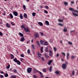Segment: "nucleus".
Wrapping results in <instances>:
<instances>
[{
    "label": "nucleus",
    "instance_id": "obj_13",
    "mask_svg": "<svg viewBox=\"0 0 78 78\" xmlns=\"http://www.w3.org/2000/svg\"><path fill=\"white\" fill-rule=\"evenodd\" d=\"M38 55L39 57H41V56L42 55V54L40 53L39 52H38Z\"/></svg>",
    "mask_w": 78,
    "mask_h": 78
},
{
    "label": "nucleus",
    "instance_id": "obj_41",
    "mask_svg": "<svg viewBox=\"0 0 78 78\" xmlns=\"http://www.w3.org/2000/svg\"><path fill=\"white\" fill-rule=\"evenodd\" d=\"M30 49H29L27 50V53L28 54H30Z\"/></svg>",
    "mask_w": 78,
    "mask_h": 78
},
{
    "label": "nucleus",
    "instance_id": "obj_49",
    "mask_svg": "<svg viewBox=\"0 0 78 78\" xmlns=\"http://www.w3.org/2000/svg\"><path fill=\"white\" fill-rule=\"evenodd\" d=\"M45 51L47 52H48V49L47 48H46L45 49Z\"/></svg>",
    "mask_w": 78,
    "mask_h": 78
},
{
    "label": "nucleus",
    "instance_id": "obj_46",
    "mask_svg": "<svg viewBox=\"0 0 78 78\" xmlns=\"http://www.w3.org/2000/svg\"><path fill=\"white\" fill-rule=\"evenodd\" d=\"M43 71L44 72H46V69L45 68H44V69H43Z\"/></svg>",
    "mask_w": 78,
    "mask_h": 78
},
{
    "label": "nucleus",
    "instance_id": "obj_59",
    "mask_svg": "<svg viewBox=\"0 0 78 78\" xmlns=\"http://www.w3.org/2000/svg\"><path fill=\"white\" fill-rule=\"evenodd\" d=\"M59 53H57V57H59Z\"/></svg>",
    "mask_w": 78,
    "mask_h": 78
},
{
    "label": "nucleus",
    "instance_id": "obj_29",
    "mask_svg": "<svg viewBox=\"0 0 78 78\" xmlns=\"http://www.w3.org/2000/svg\"><path fill=\"white\" fill-rule=\"evenodd\" d=\"M63 31L64 32H66L67 31V29L66 28H64Z\"/></svg>",
    "mask_w": 78,
    "mask_h": 78
},
{
    "label": "nucleus",
    "instance_id": "obj_53",
    "mask_svg": "<svg viewBox=\"0 0 78 78\" xmlns=\"http://www.w3.org/2000/svg\"><path fill=\"white\" fill-rule=\"evenodd\" d=\"M54 51L55 52H56V47H54Z\"/></svg>",
    "mask_w": 78,
    "mask_h": 78
},
{
    "label": "nucleus",
    "instance_id": "obj_9",
    "mask_svg": "<svg viewBox=\"0 0 78 78\" xmlns=\"http://www.w3.org/2000/svg\"><path fill=\"white\" fill-rule=\"evenodd\" d=\"M34 36L36 37H38L39 36V34H38V33H35V34H34Z\"/></svg>",
    "mask_w": 78,
    "mask_h": 78
},
{
    "label": "nucleus",
    "instance_id": "obj_21",
    "mask_svg": "<svg viewBox=\"0 0 78 78\" xmlns=\"http://www.w3.org/2000/svg\"><path fill=\"white\" fill-rule=\"evenodd\" d=\"M11 78H16V77L15 75H12L11 76Z\"/></svg>",
    "mask_w": 78,
    "mask_h": 78
},
{
    "label": "nucleus",
    "instance_id": "obj_27",
    "mask_svg": "<svg viewBox=\"0 0 78 78\" xmlns=\"http://www.w3.org/2000/svg\"><path fill=\"white\" fill-rule=\"evenodd\" d=\"M18 60H17V58H15L13 59L14 61L16 62H17L18 61Z\"/></svg>",
    "mask_w": 78,
    "mask_h": 78
},
{
    "label": "nucleus",
    "instance_id": "obj_36",
    "mask_svg": "<svg viewBox=\"0 0 78 78\" xmlns=\"http://www.w3.org/2000/svg\"><path fill=\"white\" fill-rule=\"evenodd\" d=\"M45 8H46V9H49V7H48V6L47 5H45Z\"/></svg>",
    "mask_w": 78,
    "mask_h": 78
},
{
    "label": "nucleus",
    "instance_id": "obj_42",
    "mask_svg": "<svg viewBox=\"0 0 78 78\" xmlns=\"http://www.w3.org/2000/svg\"><path fill=\"white\" fill-rule=\"evenodd\" d=\"M68 44L69 45H72V43L70 41H69L68 42Z\"/></svg>",
    "mask_w": 78,
    "mask_h": 78
},
{
    "label": "nucleus",
    "instance_id": "obj_62",
    "mask_svg": "<svg viewBox=\"0 0 78 78\" xmlns=\"http://www.w3.org/2000/svg\"><path fill=\"white\" fill-rule=\"evenodd\" d=\"M0 73H2V74H4V72H3V71H2L0 72Z\"/></svg>",
    "mask_w": 78,
    "mask_h": 78
},
{
    "label": "nucleus",
    "instance_id": "obj_43",
    "mask_svg": "<svg viewBox=\"0 0 78 78\" xmlns=\"http://www.w3.org/2000/svg\"><path fill=\"white\" fill-rule=\"evenodd\" d=\"M58 25H60V26H63V24L60 23H58Z\"/></svg>",
    "mask_w": 78,
    "mask_h": 78
},
{
    "label": "nucleus",
    "instance_id": "obj_10",
    "mask_svg": "<svg viewBox=\"0 0 78 78\" xmlns=\"http://www.w3.org/2000/svg\"><path fill=\"white\" fill-rule=\"evenodd\" d=\"M38 24L41 26H43V24L41 22H38Z\"/></svg>",
    "mask_w": 78,
    "mask_h": 78
},
{
    "label": "nucleus",
    "instance_id": "obj_34",
    "mask_svg": "<svg viewBox=\"0 0 78 78\" xmlns=\"http://www.w3.org/2000/svg\"><path fill=\"white\" fill-rule=\"evenodd\" d=\"M4 76L5 77H8V73H6V74H4Z\"/></svg>",
    "mask_w": 78,
    "mask_h": 78
},
{
    "label": "nucleus",
    "instance_id": "obj_6",
    "mask_svg": "<svg viewBox=\"0 0 78 78\" xmlns=\"http://www.w3.org/2000/svg\"><path fill=\"white\" fill-rule=\"evenodd\" d=\"M6 27L8 28H10L11 26V25L9 24L8 23H7L6 24Z\"/></svg>",
    "mask_w": 78,
    "mask_h": 78
},
{
    "label": "nucleus",
    "instance_id": "obj_63",
    "mask_svg": "<svg viewBox=\"0 0 78 78\" xmlns=\"http://www.w3.org/2000/svg\"><path fill=\"white\" fill-rule=\"evenodd\" d=\"M74 1H72L71 2V3L73 4H74Z\"/></svg>",
    "mask_w": 78,
    "mask_h": 78
},
{
    "label": "nucleus",
    "instance_id": "obj_19",
    "mask_svg": "<svg viewBox=\"0 0 78 78\" xmlns=\"http://www.w3.org/2000/svg\"><path fill=\"white\" fill-rule=\"evenodd\" d=\"M40 44L41 45H42L44 44V41L41 40L40 41Z\"/></svg>",
    "mask_w": 78,
    "mask_h": 78
},
{
    "label": "nucleus",
    "instance_id": "obj_32",
    "mask_svg": "<svg viewBox=\"0 0 78 78\" xmlns=\"http://www.w3.org/2000/svg\"><path fill=\"white\" fill-rule=\"evenodd\" d=\"M64 4L66 6V5H67L68 3L67 2H64Z\"/></svg>",
    "mask_w": 78,
    "mask_h": 78
},
{
    "label": "nucleus",
    "instance_id": "obj_11",
    "mask_svg": "<svg viewBox=\"0 0 78 78\" xmlns=\"http://www.w3.org/2000/svg\"><path fill=\"white\" fill-rule=\"evenodd\" d=\"M45 23L46 24V25L47 26L49 25V22H48V21H47V20L45 21Z\"/></svg>",
    "mask_w": 78,
    "mask_h": 78
},
{
    "label": "nucleus",
    "instance_id": "obj_28",
    "mask_svg": "<svg viewBox=\"0 0 78 78\" xmlns=\"http://www.w3.org/2000/svg\"><path fill=\"white\" fill-rule=\"evenodd\" d=\"M55 73L57 75L59 74V71H56L55 72Z\"/></svg>",
    "mask_w": 78,
    "mask_h": 78
},
{
    "label": "nucleus",
    "instance_id": "obj_44",
    "mask_svg": "<svg viewBox=\"0 0 78 78\" xmlns=\"http://www.w3.org/2000/svg\"><path fill=\"white\" fill-rule=\"evenodd\" d=\"M11 24L12 26H14L15 25L14 23H13L12 22H11Z\"/></svg>",
    "mask_w": 78,
    "mask_h": 78
},
{
    "label": "nucleus",
    "instance_id": "obj_3",
    "mask_svg": "<svg viewBox=\"0 0 78 78\" xmlns=\"http://www.w3.org/2000/svg\"><path fill=\"white\" fill-rule=\"evenodd\" d=\"M24 30L26 32H30V30L27 27L24 28Z\"/></svg>",
    "mask_w": 78,
    "mask_h": 78
},
{
    "label": "nucleus",
    "instance_id": "obj_52",
    "mask_svg": "<svg viewBox=\"0 0 78 78\" xmlns=\"http://www.w3.org/2000/svg\"><path fill=\"white\" fill-rule=\"evenodd\" d=\"M4 77V76H2V75H0V78H2Z\"/></svg>",
    "mask_w": 78,
    "mask_h": 78
},
{
    "label": "nucleus",
    "instance_id": "obj_14",
    "mask_svg": "<svg viewBox=\"0 0 78 78\" xmlns=\"http://www.w3.org/2000/svg\"><path fill=\"white\" fill-rule=\"evenodd\" d=\"M53 54V53H52V52L51 51V50H50L49 51V55L50 56H52V55Z\"/></svg>",
    "mask_w": 78,
    "mask_h": 78
},
{
    "label": "nucleus",
    "instance_id": "obj_60",
    "mask_svg": "<svg viewBox=\"0 0 78 78\" xmlns=\"http://www.w3.org/2000/svg\"><path fill=\"white\" fill-rule=\"evenodd\" d=\"M2 35H3V34L1 32H0V36H2Z\"/></svg>",
    "mask_w": 78,
    "mask_h": 78
},
{
    "label": "nucleus",
    "instance_id": "obj_40",
    "mask_svg": "<svg viewBox=\"0 0 78 78\" xmlns=\"http://www.w3.org/2000/svg\"><path fill=\"white\" fill-rule=\"evenodd\" d=\"M52 69V66H51L49 68V71L51 72V69Z\"/></svg>",
    "mask_w": 78,
    "mask_h": 78
},
{
    "label": "nucleus",
    "instance_id": "obj_17",
    "mask_svg": "<svg viewBox=\"0 0 78 78\" xmlns=\"http://www.w3.org/2000/svg\"><path fill=\"white\" fill-rule=\"evenodd\" d=\"M73 16H78V14H77L76 13L73 12Z\"/></svg>",
    "mask_w": 78,
    "mask_h": 78
},
{
    "label": "nucleus",
    "instance_id": "obj_47",
    "mask_svg": "<svg viewBox=\"0 0 78 78\" xmlns=\"http://www.w3.org/2000/svg\"><path fill=\"white\" fill-rule=\"evenodd\" d=\"M42 60L43 61H44V60H45V59H44V58L43 57H42L41 58Z\"/></svg>",
    "mask_w": 78,
    "mask_h": 78
},
{
    "label": "nucleus",
    "instance_id": "obj_4",
    "mask_svg": "<svg viewBox=\"0 0 78 78\" xmlns=\"http://www.w3.org/2000/svg\"><path fill=\"white\" fill-rule=\"evenodd\" d=\"M13 14L14 16H18V13L16 12L13 11Z\"/></svg>",
    "mask_w": 78,
    "mask_h": 78
},
{
    "label": "nucleus",
    "instance_id": "obj_51",
    "mask_svg": "<svg viewBox=\"0 0 78 78\" xmlns=\"http://www.w3.org/2000/svg\"><path fill=\"white\" fill-rule=\"evenodd\" d=\"M33 78H37L36 76V75H33Z\"/></svg>",
    "mask_w": 78,
    "mask_h": 78
},
{
    "label": "nucleus",
    "instance_id": "obj_58",
    "mask_svg": "<svg viewBox=\"0 0 78 78\" xmlns=\"http://www.w3.org/2000/svg\"><path fill=\"white\" fill-rule=\"evenodd\" d=\"M72 74H73V75H75V72L74 71H73L72 72Z\"/></svg>",
    "mask_w": 78,
    "mask_h": 78
},
{
    "label": "nucleus",
    "instance_id": "obj_45",
    "mask_svg": "<svg viewBox=\"0 0 78 78\" xmlns=\"http://www.w3.org/2000/svg\"><path fill=\"white\" fill-rule=\"evenodd\" d=\"M37 43L38 45H40V43L39 41H37Z\"/></svg>",
    "mask_w": 78,
    "mask_h": 78
},
{
    "label": "nucleus",
    "instance_id": "obj_22",
    "mask_svg": "<svg viewBox=\"0 0 78 78\" xmlns=\"http://www.w3.org/2000/svg\"><path fill=\"white\" fill-rule=\"evenodd\" d=\"M16 63H17L18 65H20L21 63L19 61V60H18Z\"/></svg>",
    "mask_w": 78,
    "mask_h": 78
},
{
    "label": "nucleus",
    "instance_id": "obj_35",
    "mask_svg": "<svg viewBox=\"0 0 78 78\" xmlns=\"http://www.w3.org/2000/svg\"><path fill=\"white\" fill-rule=\"evenodd\" d=\"M75 58V56H74V55H73L71 56V58L72 59H73L74 58Z\"/></svg>",
    "mask_w": 78,
    "mask_h": 78
},
{
    "label": "nucleus",
    "instance_id": "obj_37",
    "mask_svg": "<svg viewBox=\"0 0 78 78\" xmlns=\"http://www.w3.org/2000/svg\"><path fill=\"white\" fill-rule=\"evenodd\" d=\"M10 67V65H9L8 66L6 67V69H9Z\"/></svg>",
    "mask_w": 78,
    "mask_h": 78
},
{
    "label": "nucleus",
    "instance_id": "obj_30",
    "mask_svg": "<svg viewBox=\"0 0 78 78\" xmlns=\"http://www.w3.org/2000/svg\"><path fill=\"white\" fill-rule=\"evenodd\" d=\"M11 57L12 59L14 58V56L12 54H11Z\"/></svg>",
    "mask_w": 78,
    "mask_h": 78
},
{
    "label": "nucleus",
    "instance_id": "obj_33",
    "mask_svg": "<svg viewBox=\"0 0 78 78\" xmlns=\"http://www.w3.org/2000/svg\"><path fill=\"white\" fill-rule=\"evenodd\" d=\"M23 9L24 10H26V6L25 5H24L23 6Z\"/></svg>",
    "mask_w": 78,
    "mask_h": 78
},
{
    "label": "nucleus",
    "instance_id": "obj_57",
    "mask_svg": "<svg viewBox=\"0 0 78 78\" xmlns=\"http://www.w3.org/2000/svg\"><path fill=\"white\" fill-rule=\"evenodd\" d=\"M21 27L23 29L24 27V26L23 25H22L21 26Z\"/></svg>",
    "mask_w": 78,
    "mask_h": 78
},
{
    "label": "nucleus",
    "instance_id": "obj_5",
    "mask_svg": "<svg viewBox=\"0 0 78 78\" xmlns=\"http://www.w3.org/2000/svg\"><path fill=\"white\" fill-rule=\"evenodd\" d=\"M66 64H65V63H64L63 64L62 66V68L64 69H66Z\"/></svg>",
    "mask_w": 78,
    "mask_h": 78
},
{
    "label": "nucleus",
    "instance_id": "obj_39",
    "mask_svg": "<svg viewBox=\"0 0 78 78\" xmlns=\"http://www.w3.org/2000/svg\"><path fill=\"white\" fill-rule=\"evenodd\" d=\"M44 13L45 14H47L48 13V12L45 10H44Z\"/></svg>",
    "mask_w": 78,
    "mask_h": 78
},
{
    "label": "nucleus",
    "instance_id": "obj_24",
    "mask_svg": "<svg viewBox=\"0 0 78 78\" xmlns=\"http://www.w3.org/2000/svg\"><path fill=\"white\" fill-rule=\"evenodd\" d=\"M9 16H10V17H11V19H12L13 17V16H12V13H10V14H9Z\"/></svg>",
    "mask_w": 78,
    "mask_h": 78
},
{
    "label": "nucleus",
    "instance_id": "obj_64",
    "mask_svg": "<svg viewBox=\"0 0 78 78\" xmlns=\"http://www.w3.org/2000/svg\"><path fill=\"white\" fill-rule=\"evenodd\" d=\"M76 4L77 5H78V1H76Z\"/></svg>",
    "mask_w": 78,
    "mask_h": 78
},
{
    "label": "nucleus",
    "instance_id": "obj_50",
    "mask_svg": "<svg viewBox=\"0 0 78 78\" xmlns=\"http://www.w3.org/2000/svg\"><path fill=\"white\" fill-rule=\"evenodd\" d=\"M20 56L22 57H24V55L23 54H22L20 55Z\"/></svg>",
    "mask_w": 78,
    "mask_h": 78
},
{
    "label": "nucleus",
    "instance_id": "obj_15",
    "mask_svg": "<svg viewBox=\"0 0 78 78\" xmlns=\"http://www.w3.org/2000/svg\"><path fill=\"white\" fill-rule=\"evenodd\" d=\"M69 10L70 11H73V12H74V11L75 10V9H73V8H69Z\"/></svg>",
    "mask_w": 78,
    "mask_h": 78
},
{
    "label": "nucleus",
    "instance_id": "obj_38",
    "mask_svg": "<svg viewBox=\"0 0 78 78\" xmlns=\"http://www.w3.org/2000/svg\"><path fill=\"white\" fill-rule=\"evenodd\" d=\"M58 21L59 22H63V20L59 19L58 20Z\"/></svg>",
    "mask_w": 78,
    "mask_h": 78
},
{
    "label": "nucleus",
    "instance_id": "obj_23",
    "mask_svg": "<svg viewBox=\"0 0 78 78\" xmlns=\"http://www.w3.org/2000/svg\"><path fill=\"white\" fill-rule=\"evenodd\" d=\"M36 14V13L34 12L32 13V15L34 17L35 16Z\"/></svg>",
    "mask_w": 78,
    "mask_h": 78
},
{
    "label": "nucleus",
    "instance_id": "obj_54",
    "mask_svg": "<svg viewBox=\"0 0 78 78\" xmlns=\"http://www.w3.org/2000/svg\"><path fill=\"white\" fill-rule=\"evenodd\" d=\"M74 12H76L78 13V10H74Z\"/></svg>",
    "mask_w": 78,
    "mask_h": 78
},
{
    "label": "nucleus",
    "instance_id": "obj_61",
    "mask_svg": "<svg viewBox=\"0 0 78 78\" xmlns=\"http://www.w3.org/2000/svg\"><path fill=\"white\" fill-rule=\"evenodd\" d=\"M41 35L42 36H43V35H44V33H41Z\"/></svg>",
    "mask_w": 78,
    "mask_h": 78
},
{
    "label": "nucleus",
    "instance_id": "obj_18",
    "mask_svg": "<svg viewBox=\"0 0 78 78\" xmlns=\"http://www.w3.org/2000/svg\"><path fill=\"white\" fill-rule=\"evenodd\" d=\"M20 19H23V17L22 14H21L20 16Z\"/></svg>",
    "mask_w": 78,
    "mask_h": 78
},
{
    "label": "nucleus",
    "instance_id": "obj_7",
    "mask_svg": "<svg viewBox=\"0 0 78 78\" xmlns=\"http://www.w3.org/2000/svg\"><path fill=\"white\" fill-rule=\"evenodd\" d=\"M23 17L24 18L27 19V14L26 13H24L23 15Z\"/></svg>",
    "mask_w": 78,
    "mask_h": 78
},
{
    "label": "nucleus",
    "instance_id": "obj_48",
    "mask_svg": "<svg viewBox=\"0 0 78 78\" xmlns=\"http://www.w3.org/2000/svg\"><path fill=\"white\" fill-rule=\"evenodd\" d=\"M31 46L33 49H34V44H32L31 45Z\"/></svg>",
    "mask_w": 78,
    "mask_h": 78
},
{
    "label": "nucleus",
    "instance_id": "obj_31",
    "mask_svg": "<svg viewBox=\"0 0 78 78\" xmlns=\"http://www.w3.org/2000/svg\"><path fill=\"white\" fill-rule=\"evenodd\" d=\"M44 55L47 58H48V55H47V54L45 53L44 54Z\"/></svg>",
    "mask_w": 78,
    "mask_h": 78
},
{
    "label": "nucleus",
    "instance_id": "obj_26",
    "mask_svg": "<svg viewBox=\"0 0 78 78\" xmlns=\"http://www.w3.org/2000/svg\"><path fill=\"white\" fill-rule=\"evenodd\" d=\"M44 46H47L48 45V43L46 42H44Z\"/></svg>",
    "mask_w": 78,
    "mask_h": 78
},
{
    "label": "nucleus",
    "instance_id": "obj_56",
    "mask_svg": "<svg viewBox=\"0 0 78 78\" xmlns=\"http://www.w3.org/2000/svg\"><path fill=\"white\" fill-rule=\"evenodd\" d=\"M6 13L4 11V13H3L2 15L4 16H5V15Z\"/></svg>",
    "mask_w": 78,
    "mask_h": 78
},
{
    "label": "nucleus",
    "instance_id": "obj_8",
    "mask_svg": "<svg viewBox=\"0 0 78 78\" xmlns=\"http://www.w3.org/2000/svg\"><path fill=\"white\" fill-rule=\"evenodd\" d=\"M52 63V61L50 60L48 61V65H50L51 64V63Z\"/></svg>",
    "mask_w": 78,
    "mask_h": 78
},
{
    "label": "nucleus",
    "instance_id": "obj_16",
    "mask_svg": "<svg viewBox=\"0 0 78 78\" xmlns=\"http://www.w3.org/2000/svg\"><path fill=\"white\" fill-rule=\"evenodd\" d=\"M24 37H23L21 38V39L20 40V41H21L23 42L24 41Z\"/></svg>",
    "mask_w": 78,
    "mask_h": 78
},
{
    "label": "nucleus",
    "instance_id": "obj_2",
    "mask_svg": "<svg viewBox=\"0 0 78 78\" xmlns=\"http://www.w3.org/2000/svg\"><path fill=\"white\" fill-rule=\"evenodd\" d=\"M32 69V68H28L27 70V72L29 73H31Z\"/></svg>",
    "mask_w": 78,
    "mask_h": 78
},
{
    "label": "nucleus",
    "instance_id": "obj_55",
    "mask_svg": "<svg viewBox=\"0 0 78 78\" xmlns=\"http://www.w3.org/2000/svg\"><path fill=\"white\" fill-rule=\"evenodd\" d=\"M62 54L63 55H64V56H65L66 55V54L65 52H62Z\"/></svg>",
    "mask_w": 78,
    "mask_h": 78
},
{
    "label": "nucleus",
    "instance_id": "obj_1",
    "mask_svg": "<svg viewBox=\"0 0 78 78\" xmlns=\"http://www.w3.org/2000/svg\"><path fill=\"white\" fill-rule=\"evenodd\" d=\"M33 70L34 71V73H37L39 72V73L40 75L41 78H43L44 77L43 73H41V71H38L37 69H36V68H33Z\"/></svg>",
    "mask_w": 78,
    "mask_h": 78
},
{
    "label": "nucleus",
    "instance_id": "obj_25",
    "mask_svg": "<svg viewBox=\"0 0 78 78\" xmlns=\"http://www.w3.org/2000/svg\"><path fill=\"white\" fill-rule=\"evenodd\" d=\"M69 53H67V59H69Z\"/></svg>",
    "mask_w": 78,
    "mask_h": 78
},
{
    "label": "nucleus",
    "instance_id": "obj_20",
    "mask_svg": "<svg viewBox=\"0 0 78 78\" xmlns=\"http://www.w3.org/2000/svg\"><path fill=\"white\" fill-rule=\"evenodd\" d=\"M19 34L20 37H23V34L20 32L19 33Z\"/></svg>",
    "mask_w": 78,
    "mask_h": 78
},
{
    "label": "nucleus",
    "instance_id": "obj_12",
    "mask_svg": "<svg viewBox=\"0 0 78 78\" xmlns=\"http://www.w3.org/2000/svg\"><path fill=\"white\" fill-rule=\"evenodd\" d=\"M12 72H14L15 73H18L17 70L16 69H14V70H12Z\"/></svg>",
    "mask_w": 78,
    "mask_h": 78
}]
</instances>
